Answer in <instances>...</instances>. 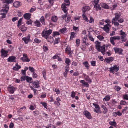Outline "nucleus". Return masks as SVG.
Returning <instances> with one entry per match:
<instances>
[{
	"instance_id": "obj_1",
	"label": "nucleus",
	"mask_w": 128,
	"mask_h": 128,
	"mask_svg": "<svg viewBox=\"0 0 128 128\" xmlns=\"http://www.w3.org/2000/svg\"><path fill=\"white\" fill-rule=\"evenodd\" d=\"M9 9V7L8 6L6 5L3 9L1 10L0 12V13L2 15V18H4L6 17V15L8 13Z\"/></svg>"
},
{
	"instance_id": "obj_2",
	"label": "nucleus",
	"mask_w": 128,
	"mask_h": 128,
	"mask_svg": "<svg viewBox=\"0 0 128 128\" xmlns=\"http://www.w3.org/2000/svg\"><path fill=\"white\" fill-rule=\"evenodd\" d=\"M52 32V30H44L42 32V36L45 38H47Z\"/></svg>"
},
{
	"instance_id": "obj_3",
	"label": "nucleus",
	"mask_w": 128,
	"mask_h": 128,
	"mask_svg": "<svg viewBox=\"0 0 128 128\" xmlns=\"http://www.w3.org/2000/svg\"><path fill=\"white\" fill-rule=\"evenodd\" d=\"M120 37L119 36L111 37L110 39V42L113 45H114L115 44L114 41L116 40H120Z\"/></svg>"
},
{
	"instance_id": "obj_4",
	"label": "nucleus",
	"mask_w": 128,
	"mask_h": 128,
	"mask_svg": "<svg viewBox=\"0 0 128 128\" xmlns=\"http://www.w3.org/2000/svg\"><path fill=\"white\" fill-rule=\"evenodd\" d=\"M23 57L21 58L20 60H22L23 62H29L30 60L28 58L27 54H23Z\"/></svg>"
},
{
	"instance_id": "obj_5",
	"label": "nucleus",
	"mask_w": 128,
	"mask_h": 128,
	"mask_svg": "<svg viewBox=\"0 0 128 128\" xmlns=\"http://www.w3.org/2000/svg\"><path fill=\"white\" fill-rule=\"evenodd\" d=\"M111 26L110 24H107L104 26L103 28V30L106 32L108 33L110 28Z\"/></svg>"
},
{
	"instance_id": "obj_6",
	"label": "nucleus",
	"mask_w": 128,
	"mask_h": 128,
	"mask_svg": "<svg viewBox=\"0 0 128 128\" xmlns=\"http://www.w3.org/2000/svg\"><path fill=\"white\" fill-rule=\"evenodd\" d=\"M110 72H112V73L114 74L115 73L114 71L116 72H117L119 70V68L117 66H115L112 67L110 68Z\"/></svg>"
},
{
	"instance_id": "obj_7",
	"label": "nucleus",
	"mask_w": 128,
	"mask_h": 128,
	"mask_svg": "<svg viewBox=\"0 0 128 128\" xmlns=\"http://www.w3.org/2000/svg\"><path fill=\"white\" fill-rule=\"evenodd\" d=\"M67 7L68 6H66V4L65 3H63L61 7L62 10L66 14L68 13Z\"/></svg>"
},
{
	"instance_id": "obj_8",
	"label": "nucleus",
	"mask_w": 128,
	"mask_h": 128,
	"mask_svg": "<svg viewBox=\"0 0 128 128\" xmlns=\"http://www.w3.org/2000/svg\"><path fill=\"white\" fill-rule=\"evenodd\" d=\"M84 114L87 118L88 119H90L92 118L90 113L87 111H85L83 112Z\"/></svg>"
},
{
	"instance_id": "obj_9",
	"label": "nucleus",
	"mask_w": 128,
	"mask_h": 128,
	"mask_svg": "<svg viewBox=\"0 0 128 128\" xmlns=\"http://www.w3.org/2000/svg\"><path fill=\"white\" fill-rule=\"evenodd\" d=\"M121 32L120 35L121 36V38L122 40V41L125 42L126 40L124 39L125 38L126 36V34L124 32H123L122 30L120 31Z\"/></svg>"
},
{
	"instance_id": "obj_10",
	"label": "nucleus",
	"mask_w": 128,
	"mask_h": 128,
	"mask_svg": "<svg viewBox=\"0 0 128 128\" xmlns=\"http://www.w3.org/2000/svg\"><path fill=\"white\" fill-rule=\"evenodd\" d=\"M16 58L15 57L12 56L10 57L8 59V61L10 62H16Z\"/></svg>"
},
{
	"instance_id": "obj_11",
	"label": "nucleus",
	"mask_w": 128,
	"mask_h": 128,
	"mask_svg": "<svg viewBox=\"0 0 128 128\" xmlns=\"http://www.w3.org/2000/svg\"><path fill=\"white\" fill-rule=\"evenodd\" d=\"M2 56L3 57H6L8 55V52L2 49L1 50Z\"/></svg>"
},
{
	"instance_id": "obj_12",
	"label": "nucleus",
	"mask_w": 128,
	"mask_h": 128,
	"mask_svg": "<svg viewBox=\"0 0 128 128\" xmlns=\"http://www.w3.org/2000/svg\"><path fill=\"white\" fill-rule=\"evenodd\" d=\"M90 8L88 6H85L82 9V11L84 13L86 12L89 10Z\"/></svg>"
},
{
	"instance_id": "obj_13",
	"label": "nucleus",
	"mask_w": 128,
	"mask_h": 128,
	"mask_svg": "<svg viewBox=\"0 0 128 128\" xmlns=\"http://www.w3.org/2000/svg\"><path fill=\"white\" fill-rule=\"evenodd\" d=\"M31 14L30 13H26L24 14V17L26 20H28L31 18Z\"/></svg>"
},
{
	"instance_id": "obj_14",
	"label": "nucleus",
	"mask_w": 128,
	"mask_h": 128,
	"mask_svg": "<svg viewBox=\"0 0 128 128\" xmlns=\"http://www.w3.org/2000/svg\"><path fill=\"white\" fill-rule=\"evenodd\" d=\"M8 90L11 94H13L15 91V89L13 86H10L8 88Z\"/></svg>"
},
{
	"instance_id": "obj_15",
	"label": "nucleus",
	"mask_w": 128,
	"mask_h": 128,
	"mask_svg": "<svg viewBox=\"0 0 128 128\" xmlns=\"http://www.w3.org/2000/svg\"><path fill=\"white\" fill-rule=\"evenodd\" d=\"M13 5L15 8H18L21 6L22 4L20 2H16L14 3Z\"/></svg>"
},
{
	"instance_id": "obj_16",
	"label": "nucleus",
	"mask_w": 128,
	"mask_h": 128,
	"mask_svg": "<svg viewBox=\"0 0 128 128\" xmlns=\"http://www.w3.org/2000/svg\"><path fill=\"white\" fill-rule=\"evenodd\" d=\"M30 37L28 36L27 38H22V40L24 41L26 44H27L30 42Z\"/></svg>"
},
{
	"instance_id": "obj_17",
	"label": "nucleus",
	"mask_w": 128,
	"mask_h": 128,
	"mask_svg": "<svg viewBox=\"0 0 128 128\" xmlns=\"http://www.w3.org/2000/svg\"><path fill=\"white\" fill-rule=\"evenodd\" d=\"M33 86L35 88H40L39 83L38 82H34L33 83Z\"/></svg>"
},
{
	"instance_id": "obj_18",
	"label": "nucleus",
	"mask_w": 128,
	"mask_h": 128,
	"mask_svg": "<svg viewBox=\"0 0 128 128\" xmlns=\"http://www.w3.org/2000/svg\"><path fill=\"white\" fill-rule=\"evenodd\" d=\"M114 49L116 53L121 54L122 52V50L121 49L114 48Z\"/></svg>"
},
{
	"instance_id": "obj_19",
	"label": "nucleus",
	"mask_w": 128,
	"mask_h": 128,
	"mask_svg": "<svg viewBox=\"0 0 128 128\" xmlns=\"http://www.w3.org/2000/svg\"><path fill=\"white\" fill-rule=\"evenodd\" d=\"M105 60L106 62L108 63L112 62L114 60V58L113 57H110L108 58H106Z\"/></svg>"
},
{
	"instance_id": "obj_20",
	"label": "nucleus",
	"mask_w": 128,
	"mask_h": 128,
	"mask_svg": "<svg viewBox=\"0 0 128 128\" xmlns=\"http://www.w3.org/2000/svg\"><path fill=\"white\" fill-rule=\"evenodd\" d=\"M101 6L103 8L106 9H109V7L106 4L102 3L101 4Z\"/></svg>"
},
{
	"instance_id": "obj_21",
	"label": "nucleus",
	"mask_w": 128,
	"mask_h": 128,
	"mask_svg": "<svg viewBox=\"0 0 128 128\" xmlns=\"http://www.w3.org/2000/svg\"><path fill=\"white\" fill-rule=\"evenodd\" d=\"M94 8L96 11H98L101 10V8L99 4H94Z\"/></svg>"
},
{
	"instance_id": "obj_22",
	"label": "nucleus",
	"mask_w": 128,
	"mask_h": 128,
	"mask_svg": "<svg viewBox=\"0 0 128 128\" xmlns=\"http://www.w3.org/2000/svg\"><path fill=\"white\" fill-rule=\"evenodd\" d=\"M120 17V16L118 14H115V17L112 20L118 21Z\"/></svg>"
},
{
	"instance_id": "obj_23",
	"label": "nucleus",
	"mask_w": 128,
	"mask_h": 128,
	"mask_svg": "<svg viewBox=\"0 0 128 128\" xmlns=\"http://www.w3.org/2000/svg\"><path fill=\"white\" fill-rule=\"evenodd\" d=\"M36 26L37 27H41L42 26L40 22L38 20H36L34 22Z\"/></svg>"
},
{
	"instance_id": "obj_24",
	"label": "nucleus",
	"mask_w": 128,
	"mask_h": 128,
	"mask_svg": "<svg viewBox=\"0 0 128 128\" xmlns=\"http://www.w3.org/2000/svg\"><path fill=\"white\" fill-rule=\"evenodd\" d=\"M48 42L50 43H52L54 41V39L52 37L50 36L46 38Z\"/></svg>"
},
{
	"instance_id": "obj_25",
	"label": "nucleus",
	"mask_w": 128,
	"mask_h": 128,
	"mask_svg": "<svg viewBox=\"0 0 128 128\" xmlns=\"http://www.w3.org/2000/svg\"><path fill=\"white\" fill-rule=\"evenodd\" d=\"M40 21L42 24L45 26L46 25L44 18L42 16L40 19Z\"/></svg>"
},
{
	"instance_id": "obj_26",
	"label": "nucleus",
	"mask_w": 128,
	"mask_h": 128,
	"mask_svg": "<svg viewBox=\"0 0 128 128\" xmlns=\"http://www.w3.org/2000/svg\"><path fill=\"white\" fill-rule=\"evenodd\" d=\"M81 83L83 84L86 87L88 88L89 86V84L88 83L86 82L84 80H81L80 81Z\"/></svg>"
},
{
	"instance_id": "obj_27",
	"label": "nucleus",
	"mask_w": 128,
	"mask_h": 128,
	"mask_svg": "<svg viewBox=\"0 0 128 128\" xmlns=\"http://www.w3.org/2000/svg\"><path fill=\"white\" fill-rule=\"evenodd\" d=\"M96 42L97 44L96 46V48L98 52H100V43L98 41Z\"/></svg>"
},
{
	"instance_id": "obj_28",
	"label": "nucleus",
	"mask_w": 128,
	"mask_h": 128,
	"mask_svg": "<svg viewBox=\"0 0 128 128\" xmlns=\"http://www.w3.org/2000/svg\"><path fill=\"white\" fill-rule=\"evenodd\" d=\"M101 107L104 110V111L103 112V113L104 114H106L108 112V110L106 108V107L104 105H102L101 106Z\"/></svg>"
},
{
	"instance_id": "obj_29",
	"label": "nucleus",
	"mask_w": 128,
	"mask_h": 128,
	"mask_svg": "<svg viewBox=\"0 0 128 128\" xmlns=\"http://www.w3.org/2000/svg\"><path fill=\"white\" fill-rule=\"evenodd\" d=\"M66 51L68 52V53L69 54H72V52L71 50V49L70 47L68 46L67 47V48L66 49Z\"/></svg>"
},
{
	"instance_id": "obj_30",
	"label": "nucleus",
	"mask_w": 128,
	"mask_h": 128,
	"mask_svg": "<svg viewBox=\"0 0 128 128\" xmlns=\"http://www.w3.org/2000/svg\"><path fill=\"white\" fill-rule=\"evenodd\" d=\"M26 80L28 82L30 83H32V79L31 78L28 76H26Z\"/></svg>"
},
{
	"instance_id": "obj_31",
	"label": "nucleus",
	"mask_w": 128,
	"mask_h": 128,
	"mask_svg": "<svg viewBox=\"0 0 128 128\" xmlns=\"http://www.w3.org/2000/svg\"><path fill=\"white\" fill-rule=\"evenodd\" d=\"M110 96L108 95H107L105 98L103 99L104 101H108L110 100Z\"/></svg>"
},
{
	"instance_id": "obj_32",
	"label": "nucleus",
	"mask_w": 128,
	"mask_h": 128,
	"mask_svg": "<svg viewBox=\"0 0 128 128\" xmlns=\"http://www.w3.org/2000/svg\"><path fill=\"white\" fill-rule=\"evenodd\" d=\"M14 0H7L4 1V3L8 4H11L12 3L14 2Z\"/></svg>"
},
{
	"instance_id": "obj_33",
	"label": "nucleus",
	"mask_w": 128,
	"mask_h": 128,
	"mask_svg": "<svg viewBox=\"0 0 128 128\" xmlns=\"http://www.w3.org/2000/svg\"><path fill=\"white\" fill-rule=\"evenodd\" d=\"M116 21H117L112 20V24H114V25L115 26H117L118 28V26L120 24L118 22Z\"/></svg>"
},
{
	"instance_id": "obj_34",
	"label": "nucleus",
	"mask_w": 128,
	"mask_h": 128,
	"mask_svg": "<svg viewBox=\"0 0 128 128\" xmlns=\"http://www.w3.org/2000/svg\"><path fill=\"white\" fill-rule=\"evenodd\" d=\"M51 20L54 22H56L58 20V18L56 16H52L51 18Z\"/></svg>"
},
{
	"instance_id": "obj_35",
	"label": "nucleus",
	"mask_w": 128,
	"mask_h": 128,
	"mask_svg": "<svg viewBox=\"0 0 128 128\" xmlns=\"http://www.w3.org/2000/svg\"><path fill=\"white\" fill-rule=\"evenodd\" d=\"M87 39V37L86 36L84 37V38L83 39V42L87 46H88L89 44L88 43H87L86 42V40Z\"/></svg>"
},
{
	"instance_id": "obj_36",
	"label": "nucleus",
	"mask_w": 128,
	"mask_h": 128,
	"mask_svg": "<svg viewBox=\"0 0 128 128\" xmlns=\"http://www.w3.org/2000/svg\"><path fill=\"white\" fill-rule=\"evenodd\" d=\"M20 28L21 31L23 32L26 31L27 30V28L24 26H22L20 27Z\"/></svg>"
},
{
	"instance_id": "obj_37",
	"label": "nucleus",
	"mask_w": 128,
	"mask_h": 128,
	"mask_svg": "<svg viewBox=\"0 0 128 128\" xmlns=\"http://www.w3.org/2000/svg\"><path fill=\"white\" fill-rule=\"evenodd\" d=\"M85 79L86 80L87 82H88L90 83H91L92 81L91 79H90L88 76H87L85 78Z\"/></svg>"
},
{
	"instance_id": "obj_38",
	"label": "nucleus",
	"mask_w": 128,
	"mask_h": 128,
	"mask_svg": "<svg viewBox=\"0 0 128 128\" xmlns=\"http://www.w3.org/2000/svg\"><path fill=\"white\" fill-rule=\"evenodd\" d=\"M64 3H65L68 7L70 6V2L69 0H65L64 2Z\"/></svg>"
},
{
	"instance_id": "obj_39",
	"label": "nucleus",
	"mask_w": 128,
	"mask_h": 128,
	"mask_svg": "<svg viewBox=\"0 0 128 128\" xmlns=\"http://www.w3.org/2000/svg\"><path fill=\"white\" fill-rule=\"evenodd\" d=\"M85 66V67L87 68V69H89V64L88 62H86L83 63V64Z\"/></svg>"
},
{
	"instance_id": "obj_40",
	"label": "nucleus",
	"mask_w": 128,
	"mask_h": 128,
	"mask_svg": "<svg viewBox=\"0 0 128 128\" xmlns=\"http://www.w3.org/2000/svg\"><path fill=\"white\" fill-rule=\"evenodd\" d=\"M60 42V38H56V39L54 42V44H58Z\"/></svg>"
},
{
	"instance_id": "obj_41",
	"label": "nucleus",
	"mask_w": 128,
	"mask_h": 128,
	"mask_svg": "<svg viewBox=\"0 0 128 128\" xmlns=\"http://www.w3.org/2000/svg\"><path fill=\"white\" fill-rule=\"evenodd\" d=\"M23 18H21L19 20L18 22V25L17 26L18 27H19L20 26L22 25V22L23 19Z\"/></svg>"
},
{
	"instance_id": "obj_42",
	"label": "nucleus",
	"mask_w": 128,
	"mask_h": 128,
	"mask_svg": "<svg viewBox=\"0 0 128 128\" xmlns=\"http://www.w3.org/2000/svg\"><path fill=\"white\" fill-rule=\"evenodd\" d=\"M66 30V28H64L62 29H60V32H61V33H64L65 32Z\"/></svg>"
},
{
	"instance_id": "obj_43",
	"label": "nucleus",
	"mask_w": 128,
	"mask_h": 128,
	"mask_svg": "<svg viewBox=\"0 0 128 128\" xmlns=\"http://www.w3.org/2000/svg\"><path fill=\"white\" fill-rule=\"evenodd\" d=\"M70 60L68 58H66V59L65 63L66 64H67V65L69 66L70 65Z\"/></svg>"
},
{
	"instance_id": "obj_44",
	"label": "nucleus",
	"mask_w": 128,
	"mask_h": 128,
	"mask_svg": "<svg viewBox=\"0 0 128 128\" xmlns=\"http://www.w3.org/2000/svg\"><path fill=\"white\" fill-rule=\"evenodd\" d=\"M82 17L84 20H85L86 22H88L89 20L87 18L86 16L85 15H84V14H83L82 15Z\"/></svg>"
},
{
	"instance_id": "obj_45",
	"label": "nucleus",
	"mask_w": 128,
	"mask_h": 128,
	"mask_svg": "<svg viewBox=\"0 0 128 128\" xmlns=\"http://www.w3.org/2000/svg\"><path fill=\"white\" fill-rule=\"evenodd\" d=\"M97 38L100 41L104 39V38L101 35L98 36Z\"/></svg>"
},
{
	"instance_id": "obj_46",
	"label": "nucleus",
	"mask_w": 128,
	"mask_h": 128,
	"mask_svg": "<svg viewBox=\"0 0 128 128\" xmlns=\"http://www.w3.org/2000/svg\"><path fill=\"white\" fill-rule=\"evenodd\" d=\"M60 35L59 33L58 32H53V36L54 37H55L56 36Z\"/></svg>"
},
{
	"instance_id": "obj_47",
	"label": "nucleus",
	"mask_w": 128,
	"mask_h": 128,
	"mask_svg": "<svg viewBox=\"0 0 128 128\" xmlns=\"http://www.w3.org/2000/svg\"><path fill=\"white\" fill-rule=\"evenodd\" d=\"M28 20L26 22V24L28 25L32 24L33 22L30 19Z\"/></svg>"
},
{
	"instance_id": "obj_48",
	"label": "nucleus",
	"mask_w": 128,
	"mask_h": 128,
	"mask_svg": "<svg viewBox=\"0 0 128 128\" xmlns=\"http://www.w3.org/2000/svg\"><path fill=\"white\" fill-rule=\"evenodd\" d=\"M100 2V0H94V1H93V3H94V4H99L98 3H99Z\"/></svg>"
},
{
	"instance_id": "obj_49",
	"label": "nucleus",
	"mask_w": 128,
	"mask_h": 128,
	"mask_svg": "<svg viewBox=\"0 0 128 128\" xmlns=\"http://www.w3.org/2000/svg\"><path fill=\"white\" fill-rule=\"evenodd\" d=\"M34 42L36 43L39 44L41 42V40L38 38H36L34 40Z\"/></svg>"
},
{
	"instance_id": "obj_50",
	"label": "nucleus",
	"mask_w": 128,
	"mask_h": 128,
	"mask_svg": "<svg viewBox=\"0 0 128 128\" xmlns=\"http://www.w3.org/2000/svg\"><path fill=\"white\" fill-rule=\"evenodd\" d=\"M70 16H68L67 18V19L66 20V23H68L69 22L70 19Z\"/></svg>"
},
{
	"instance_id": "obj_51",
	"label": "nucleus",
	"mask_w": 128,
	"mask_h": 128,
	"mask_svg": "<svg viewBox=\"0 0 128 128\" xmlns=\"http://www.w3.org/2000/svg\"><path fill=\"white\" fill-rule=\"evenodd\" d=\"M65 69L66 71L65 72H68L70 70L69 66L66 65L65 67Z\"/></svg>"
},
{
	"instance_id": "obj_52",
	"label": "nucleus",
	"mask_w": 128,
	"mask_h": 128,
	"mask_svg": "<svg viewBox=\"0 0 128 128\" xmlns=\"http://www.w3.org/2000/svg\"><path fill=\"white\" fill-rule=\"evenodd\" d=\"M29 69L31 72H33V73L34 72L35 70L33 67L30 66L29 67Z\"/></svg>"
},
{
	"instance_id": "obj_53",
	"label": "nucleus",
	"mask_w": 128,
	"mask_h": 128,
	"mask_svg": "<svg viewBox=\"0 0 128 128\" xmlns=\"http://www.w3.org/2000/svg\"><path fill=\"white\" fill-rule=\"evenodd\" d=\"M91 65L94 66H96V62L95 61H92L91 62Z\"/></svg>"
},
{
	"instance_id": "obj_54",
	"label": "nucleus",
	"mask_w": 128,
	"mask_h": 128,
	"mask_svg": "<svg viewBox=\"0 0 128 128\" xmlns=\"http://www.w3.org/2000/svg\"><path fill=\"white\" fill-rule=\"evenodd\" d=\"M123 98L124 99L128 100V95L125 94L123 96Z\"/></svg>"
},
{
	"instance_id": "obj_55",
	"label": "nucleus",
	"mask_w": 128,
	"mask_h": 128,
	"mask_svg": "<svg viewBox=\"0 0 128 128\" xmlns=\"http://www.w3.org/2000/svg\"><path fill=\"white\" fill-rule=\"evenodd\" d=\"M109 124L112 126H115L116 125V123L115 122H110Z\"/></svg>"
},
{
	"instance_id": "obj_56",
	"label": "nucleus",
	"mask_w": 128,
	"mask_h": 128,
	"mask_svg": "<svg viewBox=\"0 0 128 128\" xmlns=\"http://www.w3.org/2000/svg\"><path fill=\"white\" fill-rule=\"evenodd\" d=\"M80 39H77L76 40V46H78L80 44Z\"/></svg>"
},
{
	"instance_id": "obj_57",
	"label": "nucleus",
	"mask_w": 128,
	"mask_h": 128,
	"mask_svg": "<svg viewBox=\"0 0 128 128\" xmlns=\"http://www.w3.org/2000/svg\"><path fill=\"white\" fill-rule=\"evenodd\" d=\"M55 91L56 93V94H59L60 93V92L58 89H55Z\"/></svg>"
},
{
	"instance_id": "obj_58",
	"label": "nucleus",
	"mask_w": 128,
	"mask_h": 128,
	"mask_svg": "<svg viewBox=\"0 0 128 128\" xmlns=\"http://www.w3.org/2000/svg\"><path fill=\"white\" fill-rule=\"evenodd\" d=\"M21 68L20 66H18V68H17L15 66L14 67L13 70H15L17 71L20 68Z\"/></svg>"
},
{
	"instance_id": "obj_59",
	"label": "nucleus",
	"mask_w": 128,
	"mask_h": 128,
	"mask_svg": "<svg viewBox=\"0 0 128 128\" xmlns=\"http://www.w3.org/2000/svg\"><path fill=\"white\" fill-rule=\"evenodd\" d=\"M40 104L42 105L45 108H46L47 104L46 103L44 102H41L40 103Z\"/></svg>"
},
{
	"instance_id": "obj_60",
	"label": "nucleus",
	"mask_w": 128,
	"mask_h": 128,
	"mask_svg": "<svg viewBox=\"0 0 128 128\" xmlns=\"http://www.w3.org/2000/svg\"><path fill=\"white\" fill-rule=\"evenodd\" d=\"M18 18L17 17H15L14 18H13L12 20V21L13 22H15L16 21L18 20Z\"/></svg>"
},
{
	"instance_id": "obj_61",
	"label": "nucleus",
	"mask_w": 128,
	"mask_h": 128,
	"mask_svg": "<svg viewBox=\"0 0 128 128\" xmlns=\"http://www.w3.org/2000/svg\"><path fill=\"white\" fill-rule=\"evenodd\" d=\"M115 88L116 90L118 92L121 89L118 86H116L115 87Z\"/></svg>"
},
{
	"instance_id": "obj_62",
	"label": "nucleus",
	"mask_w": 128,
	"mask_h": 128,
	"mask_svg": "<svg viewBox=\"0 0 128 128\" xmlns=\"http://www.w3.org/2000/svg\"><path fill=\"white\" fill-rule=\"evenodd\" d=\"M94 19L91 17H90V19L89 22L90 23H92L94 22Z\"/></svg>"
},
{
	"instance_id": "obj_63",
	"label": "nucleus",
	"mask_w": 128,
	"mask_h": 128,
	"mask_svg": "<svg viewBox=\"0 0 128 128\" xmlns=\"http://www.w3.org/2000/svg\"><path fill=\"white\" fill-rule=\"evenodd\" d=\"M76 94L74 92H72V94L71 96L72 97V98H74L75 97Z\"/></svg>"
},
{
	"instance_id": "obj_64",
	"label": "nucleus",
	"mask_w": 128,
	"mask_h": 128,
	"mask_svg": "<svg viewBox=\"0 0 128 128\" xmlns=\"http://www.w3.org/2000/svg\"><path fill=\"white\" fill-rule=\"evenodd\" d=\"M36 9V8H32L31 9L30 11V12L31 13L35 11Z\"/></svg>"
}]
</instances>
